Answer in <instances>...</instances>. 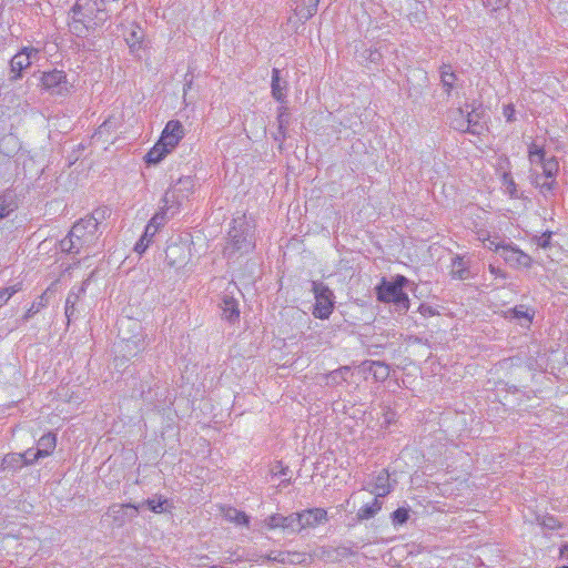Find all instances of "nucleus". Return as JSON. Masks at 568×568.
Returning <instances> with one entry per match:
<instances>
[{
    "label": "nucleus",
    "mask_w": 568,
    "mask_h": 568,
    "mask_svg": "<svg viewBox=\"0 0 568 568\" xmlns=\"http://www.w3.org/2000/svg\"><path fill=\"white\" fill-rule=\"evenodd\" d=\"M560 555L561 557L568 559V544H565L561 548H560Z\"/></svg>",
    "instance_id": "4d7b16f0"
},
{
    "label": "nucleus",
    "mask_w": 568,
    "mask_h": 568,
    "mask_svg": "<svg viewBox=\"0 0 568 568\" xmlns=\"http://www.w3.org/2000/svg\"><path fill=\"white\" fill-rule=\"evenodd\" d=\"M98 221L94 217L81 219L69 234L60 242L61 250L71 254H79L92 246L98 239Z\"/></svg>",
    "instance_id": "f257e3e1"
},
{
    "label": "nucleus",
    "mask_w": 568,
    "mask_h": 568,
    "mask_svg": "<svg viewBox=\"0 0 568 568\" xmlns=\"http://www.w3.org/2000/svg\"><path fill=\"white\" fill-rule=\"evenodd\" d=\"M320 0H295L294 13L301 21H306L317 12Z\"/></svg>",
    "instance_id": "f3484780"
},
{
    "label": "nucleus",
    "mask_w": 568,
    "mask_h": 568,
    "mask_svg": "<svg viewBox=\"0 0 568 568\" xmlns=\"http://www.w3.org/2000/svg\"><path fill=\"white\" fill-rule=\"evenodd\" d=\"M57 444V438L53 434L48 433L38 440V448L30 460L37 462L40 458L49 456Z\"/></svg>",
    "instance_id": "a211bd4d"
},
{
    "label": "nucleus",
    "mask_w": 568,
    "mask_h": 568,
    "mask_svg": "<svg viewBox=\"0 0 568 568\" xmlns=\"http://www.w3.org/2000/svg\"><path fill=\"white\" fill-rule=\"evenodd\" d=\"M125 328L128 329H138L140 328V324L133 318H123L119 322V337L122 342L130 343L132 342L134 345V353L139 352L143 346L142 338H139L135 335H128L125 333Z\"/></svg>",
    "instance_id": "2eb2a0df"
},
{
    "label": "nucleus",
    "mask_w": 568,
    "mask_h": 568,
    "mask_svg": "<svg viewBox=\"0 0 568 568\" xmlns=\"http://www.w3.org/2000/svg\"><path fill=\"white\" fill-rule=\"evenodd\" d=\"M130 344H133L132 342L126 343V347L129 348V354H132V348H130Z\"/></svg>",
    "instance_id": "e2e57ef3"
},
{
    "label": "nucleus",
    "mask_w": 568,
    "mask_h": 568,
    "mask_svg": "<svg viewBox=\"0 0 568 568\" xmlns=\"http://www.w3.org/2000/svg\"><path fill=\"white\" fill-rule=\"evenodd\" d=\"M130 344H133L132 342L126 343V347L129 348V354H132V348H130Z\"/></svg>",
    "instance_id": "680f3d73"
},
{
    "label": "nucleus",
    "mask_w": 568,
    "mask_h": 568,
    "mask_svg": "<svg viewBox=\"0 0 568 568\" xmlns=\"http://www.w3.org/2000/svg\"><path fill=\"white\" fill-rule=\"evenodd\" d=\"M19 291H21V284L18 283V284H14L12 286H9V287H3V288H0V307L2 305H4L12 295H14L16 293H18Z\"/></svg>",
    "instance_id": "a19ab883"
},
{
    "label": "nucleus",
    "mask_w": 568,
    "mask_h": 568,
    "mask_svg": "<svg viewBox=\"0 0 568 568\" xmlns=\"http://www.w3.org/2000/svg\"><path fill=\"white\" fill-rule=\"evenodd\" d=\"M509 0H481L483 4L491 10L505 7Z\"/></svg>",
    "instance_id": "49530a36"
},
{
    "label": "nucleus",
    "mask_w": 568,
    "mask_h": 568,
    "mask_svg": "<svg viewBox=\"0 0 568 568\" xmlns=\"http://www.w3.org/2000/svg\"><path fill=\"white\" fill-rule=\"evenodd\" d=\"M195 181L191 175L181 176L164 193L161 203H165L166 210L180 212L184 201L194 193Z\"/></svg>",
    "instance_id": "20e7f679"
},
{
    "label": "nucleus",
    "mask_w": 568,
    "mask_h": 568,
    "mask_svg": "<svg viewBox=\"0 0 568 568\" xmlns=\"http://www.w3.org/2000/svg\"><path fill=\"white\" fill-rule=\"evenodd\" d=\"M489 271L491 274L496 275V276H501V277H505V274L497 267L493 266V265H489Z\"/></svg>",
    "instance_id": "5fc2aeb1"
},
{
    "label": "nucleus",
    "mask_w": 568,
    "mask_h": 568,
    "mask_svg": "<svg viewBox=\"0 0 568 568\" xmlns=\"http://www.w3.org/2000/svg\"><path fill=\"white\" fill-rule=\"evenodd\" d=\"M285 557H286V555H285V554L280 552L277 556H275V557H271V556H270L268 558H270V559H272V560H276V561L285 562V560H286V558H285Z\"/></svg>",
    "instance_id": "6e6d98bb"
},
{
    "label": "nucleus",
    "mask_w": 568,
    "mask_h": 568,
    "mask_svg": "<svg viewBox=\"0 0 568 568\" xmlns=\"http://www.w3.org/2000/svg\"><path fill=\"white\" fill-rule=\"evenodd\" d=\"M275 474H277V471ZM278 474L282 476L286 475V468L281 467Z\"/></svg>",
    "instance_id": "052dcab7"
},
{
    "label": "nucleus",
    "mask_w": 568,
    "mask_h": 568,
    "mask_svg": "<svg viewBox=\"0 0 568 568\" xmlns=\"http://www.w3.org/2000/svg\"><path fill=\"white\" fill-rule=\"evenodd\" d=\"M478 239L484 243V246L490 251H494L500 255L501 247H505L506 244L503 242H498L495 240H491L489 236H485V234H479Z\"/></svg>",
    "instance_id": "ea45409f"
},
{
    "label": "nucleus",
    "mask_w": 568,
    "mask_h": 568,
    "mask_svg": "<svg viewBox=\"0 0 568 568\" xmlns=\"http://www.w3.org/2000/svg\"><path fill=\"white\" fill-rule=\"evenodd\" d=\"M288 113L287 108L284 105H281L278 108V114H277V124H278V132L275 135V140L284 139L285 138V129L288 125Z\"/></svg>",
    "instance_id": "f704fd0d"
},
{
    "label": "nucleus",
    "mask_w": 568,
    "mask_h": 568,
    "mask_svg": "<svg viewBox=\"0 0 568 568\" xmlns=\"http://www.w3.org/2000/svg\"><path fill=\"white\" fill-rule=\"evenodd\" d=\"M529 160L531 164H540L542 174L547 179H552L558 172V163L554 158L545 159V152L541 149L530 150Z\"/></svg>",
    "instance_id": "ddd939ff"
},
{
    "label": "nucleus",
    "mask_w": 568,
    "mask_h": 568,
    "mask_svg": "<svg viewBox=\"0 0 568 568\" xmlns=\"http://www.w3.org/2000/svg\"><path fill=\"white\" fill-rule=\"evenodd\" d=\"M405 277L398 276L395 282H386L377 286V298L384 303H394L398 310L407 311L409 308V300L406 293L403 292V283Z\"/></svg>",
    "instance_id": "39448f33"
},
{
    "label": "nucleus",
    "mask_w": 568,
    "mask_h": 568,
    "mask_svg": "<svg viewBox=\"0 0 568 568\" xmlns=\"http://www.w3.org/2000/svg\"><path fill=\"white\" fill-rule=\"evenodd\" d=\"M504 191L513 199L519 197L517 185L509 172H504L501 176Z\"/></svg>",
    "instance_id": "58836bf2"
},
{
    "label": "nucleus",
    "mask_w": 568,
    "mask_h": 568,
    "mask_svg": "<svg viewBox=\"0 0 568 568\" xmlns=\"http://www.w3.org/2000/svg\"><path fill=\"white\" fill-rule=\"evenodd\" d=\"M514 314H515V317H517V318H526L528 322L531 321V317L528 315L527 312L515 308Z\"/></svg>",
    "instance_id": "3c124183"
},
{
    "label": "nucleus",
    "mask_w": 568,
    "mask_h": 568,
    "mask_svg": "<svg viewBox=\"0 0 568 568\" xmlns=\"http://www.w3.org/2000/svg\"><path fill=\"white\" fill-rule=\"evenodd\" d=\"M312 292L314 293L315 304L313 308V315L320 320H326L329 317L334 310V293L323 282L313 281Z\"/></svg>",
    "instance_id": "423d86ee"
},
{
    "label": "nucleus",
    "mask_w": 568,
    "mask_h": 568,
    "mask_svg": "<svg viewBox=\"0 0 568 568\" xmlns=\"http://www.w3.org/2000/svg\"><path fill=\"white\" fill-rule=\"evenodd\" d=\"M551 232H545L540 236L535 239L536 244L539 247L547 248L550 245Z\"/></svg>",
    "instance_id": "a18cd8bd"
},
{
    "label": "nucleus",
    "mask_w": 568,
    "mask_h": 568,
    "mask_svg": "<svg viewBox=\"0 0 568 568\" xmlns=\"http://www.w3.org/2000/svg\"><path fill=\"white\" fill-rule=\"evenodd\" d=\"M223 516L226 520L237 525H248V516L233 507L223 508Z\"/></svg>",
    "instance_id": "7c9ffc66"
},
{
    "label": "nucleus",
    "mask_w": 568,
    "mask_h": 568,
    "mask_svg": "<svg viewBox=\"0 0 568 568\" xmlns=\"http://www.w3.org/2000/svg\"><path fill=\"white\" fill-rule=\"evenodd\" d=\"M173 151L172 148L163 143V140H159L155 145L146 153L145 161L149 164H158L161 162L166 154Z\"/></svg>",
    "instance_id": "412c9836"
},
{
    "label": "nucleus",
    "mask_w": 568,
    "mask_h": 568,
    "mask_svg": "<svg viewBox=\"0 0 568 568\" xmlns=\"http://www.w3.org/2000/svg\"><path fill=\"white\" fill-rule=\"evenodd\" d=\"M296 531L314 528L327 520V511L323 508H311L302 513H295Z\"/></svg>",
    "instance_id": "1a4fd4ad"
},
{
    "label": "nucleus",
    "mask_w": 568,
    "mask_h": 568,
    "mask_svg": "<svg viewBox=\"0 0 568 568\" xmlns=\"http://www.w3.org/2000/svg\"><path fill=\"white\" fill-rule=\"evenodd\" d=\"M363 369L372 374L378 382L385 381L389 375L388 366L382 362L363 363Z\"/></svg>",
    "instance_id": "393cba45"
},
{
    "label": "nucleus",
    "mask_w": 568,
    "mask_h": 568,
    "mask_svg": "<svg viewBox=\"0 0 568 568\" xmlns=\"http://www.w3.org/2000/svg\"><path fill=\"white\" fill-rule=\"evenodd\" d=\"M440 79L443 87L445 88V91L447 94L450 93V91L454 88L456 75L452 71V68L449 65H444L440 71Z\"/></svg>",
    "instance_id": "e433bc0d"
},
{
    "label": "nucleus",
    "mask_w": 568,
    "mask_h": 568,
    "mask_svg": "<svg viewBox=\"0 0 568 568\" xmlns=\"http://www.w3.org/2000/svg\"><path fill=\"white\" fill-rule=\"evenodd\" d=\"M450 126L460 132H467V110L462 108L455 109L449 114Z\"/></svg>",
    "instance_id": "a878e982"
},
{
    "label": "nucleus",
    "mask_w": 568,
    "mask_h": 568,
    "mask_svg": "<svg viewBox=\"0 0 568 568\" xmlns=\"http://www.w3.org/2000/svg\"><path fill=\"white\" fill-rule=\"evenodd\" d=\"M17 207L16 194L12 191L0 194V220L9 216Z\"/></svg>",
    "instance_id": "b1692460"
},
{
    "label": "nucleus",
    "mask_w": 568,
    "mask_h": 568,
    "mask_svg": "<svg viewBox=\"0 0 568 568\" xmlns=\"http://www.w3.org/2000/svg\"><path fill=\"white\" fill-rule=\"evenodd\" d=\"M75 306L65 305V316L68 317L69 321L75 316Z\"/></svg>",
    "instance_id": "8fccbe9b"
},
{
    "label": "nucleus",
    "mask_w": 568,
    "mask_h": 568,
    "mask_svg": "<svg viewBox=\"0 0 568 568\" xmlns=\"http://www.w3.org/2000/svg\"><path fill=\"white\" fill-rule=\"evenodd\" d=\"M467 132L471 134H479L484 129V124L481 123V113L474 109L471 111L467 110Z\"/></svg>",
    "instance_id": "c85d7f7f"
},
{
    "label": "nucleus",
    "mask_w": 568,
    "mask_h": 568,
    "mask_svg": "<svg viewBox=\"0 0 568 568\" xmlns=\"http://www.w3.org/2000/svg\"><path fill=\"white\" fill-rule=\"evenodd\" d=\"M382 509V501L375 498L372 504L364 505L359 508L357 517L359 520H366L374 517Z\"/></svg>",
    "instance_id": "2f4dec72"
},
{
    "label": "nucleus",
    "mask_w": 568,
    "mask_h": 568,
    "mask_svg": "<svg viewBox=\"0 0 568 568\" xmlns=\"http://www.w3.org/2000/svg\"><path fill=\"white\" fill-rule=\"evenodd\" d=\"M450 274L456 280H468L473 277V273L469 268V261L462 256L454 257L452 262Z\"/></svg>",
    "instance_id": "6ab92c4d"
},
{
    "label": "nucleus",
    "mask_w": 568,
    "mask_h": 568,
    "mask_svg": "<svg viewBox=\"0 0 568 568\" xmlns=\"http://www.w3.org/2000/svg\"><path fill=\"white\" fill-rule=\"evenodd\" d=\"M384 416H385V424L389 425L394 420V418H395V413L392 412V410H387L384 414Z\"/></svg>",
    "instance_id": "603ef678"
},
{
    "label": "nucleus",
    "mask_w": 568,
    "mask_h": 568,
    "mask_svg": "<svg viewBox=\"0 0 568 568\" xmlns=\"http://www.w3.org/2000/svg\"><path fill=\"white\" fill-rule=\"evenodd\" d=\"M500 256L507 264L513 267H530L532 262L528 254L509 244H506L505 247H501Z\"/></svg>",
    "instance_id": "f8f14e48"
},
{
    "label": "nucleus",
    "mask_w": 568,
    "mask_h": 568,
    "mask_svg": "<svg viewBox=\"0 0 568 568\" xmlns=\"http://www.w3.org/2000/svg\"><path fill=\"white\" fill-rule=\"evenodd\" d=\"M408 519V510L405 508H398L393 513V521L398 525H403Z\"/></svg>",
    "instance_id": "c03bdc74"
},
{
    "label": "nucleus",
    "mask_w": 568,
    "mask_h": 568,
    "mask_svg": "<svg viewBox=\"0 0 568 568\" xmlns=\"http://www.w3.org/2000/svg\"><path fill=\"white\" fill-rule=\"evenodd\" d=\"M48 305L47 292L40 295L27 310L23 320L28 321Z\"/></svg>",
    "instance_id": "c9c22d12"
},
{
    "label": "nucleus",
    "mask_w": 568,
    "mask_h": 568,
    "mask_svg": "<svg viewBox=\"0 0 568 568\" xmlns=\"http://www.w3.org/2000/svg\"><path fill=\"white\" fill-rule=\"evenodd\" d=\"M184 134L185 131L182 123L178 120H170L162 131L160 139L163 140L164 144L174 150V148L183 139Z\"/></svg>",
    "instance_id": "4468645a"
},
{
    "label": "nucleus",
    "mask_w": 568,
    "mask_h": 568,
    "mask_svg": "<svg viewBox=\"0 0 568 568\" xmlns=\"http://www.w3.org/2000/svg\"><path fill=\"white\" fill-rule=\"evenodd\" d=\"M271 89H272V97L276 101L283 103L286 98L287 82L281 80L278 69H273V71H272Z\"/></svg>",
    "instance_id": "aec40b11"
},
{
    "label": "nucleus",
    "mask_w": 568,
    "mask_h": 568,
    "mask_svg": "<svg viewBox=\"0 0 568 568\" xmlns=\"http://www.w3.org/2000/svg\"><path fill=\"white\" fill-rule=\"evenodd\" d=\"M175 214H178V212L172 211L171 209L166 210L165 203H161L159 211L152 216L148 225L153 226V229L159 231L160 227L166 223L169 217H172Z\"/></svg>",
    "instance_id": "bb28decb"
},
{
    "label": "nucleus",
    "mask_w": 568,
    "mask_h": 568,
    "mask_svg": "<svg viewBox=\"0 0 568 568\" xmlns=\"http://www.w3.org/2000/svg\"><path fill=\"white\" fill-rule=\"evenodd\" d=\"M156 232L158 230L153 229V226L146 225L143 235L134 246V251L139 254L144 253Z\"/></svg>",
    "instance_id": "473e14b6"
},
{
    "label": "nucleus",
    "mask_w": 568,
    "mask_h": 568,
    "mask_svg": "<svg viewBox=\"0 0 568 568\" xmlns=\"http://www.w3.org/2000/svg\"><path fill=\"white\" fill-rule=\"evenodd\" d=\"M234 223L229 232V239L223 250L224 255L229 258L236 254L248 253L254 247L253 234L244 220H235Z\"/></svg>",
    "instance_id": "7ed1b4c3"
},
{
    "label": "nucleus",
    "mask_w": 568,
    "mask_h": 568,
    "mask_svg": "<svg viewBox=\"0 0 568 568\" xmlns=\"http://www.w3.org/2000/svg\"><path fill=\"white\" fill-rule=\"evenodd\" d=\"M390 489L389 476L386 471H382L375 479L372 493L375 494L376 498H379L389 494Z\"/></svg>",
    "instance_id": "cd10ccee"
},
{
    "label": "nucleus",
    "mask_w": 568,
    "mask_h": 568,
    "mask_svg": "<svg viewBox=\"0 0 568 568\" xmlns=\"http://www.w3.org/2000/svg\"><path fill=\"white\" fill-rule=\"evenodd\" d=\"M503 114L508 122L514 121L515 119V109L511 104H507L504 106Z\"/></svg>",
    "instance_id": "de8ad7c7"
},
{
    "label": "nucleus",
    "mask_w": 568,
    "mask_h": 568,
    "mask_svg": "<svg viewBox=\"0 0 568 568\" xmlns=\"http://www.w3.org/2000/svg\"><path fill=\"white\" fill-rule=\"evenodd\" d=\"M146 505L148 507L150 508V510H152L153 513H162L164 510V505L168 503V500L161 496L159 497H153V498H149L146 501Z\"/></svg>",
    "instance_id": "79ce46f5"
},
{
    "label": "nucleus",
    "mask_w": 568,
    "mask_h": 568,
    "mask_svg": "<svg viewBox=\"0 0 568 568\" xmlns=\"http://www.w3.org/2000/svg\"><path fill=\"white\" fill-rule=\"evenodd\" d=\"M119 126V120L114 116L108 118L95 131L93 139L100 140L114 132Z\"/></svg>",
    "instance_id": "c756f323"
},
{
    "label": "nucleus",
    "mask_w": 568,
    "mask_h": 568,
    "mask_svg": "<svg viewBox=\"0 0 568 568\" xmlns=\"http://www.w3.org/2000/svg\"><path fill=\"white\" fill-rule=\"evenodd\" d=\"M536 185L537 186H540L541 189H545V190H550L551 186H552V182H542V183H539L538 181V176L536 178V181H535Z\"/></svg>",
    "instance_id": "864d4df0"
},
{
    "label": "nucleus",
    "mask_w": 568,
    "mask_h": 568,
    "mask_svg": "<svg viewBox=\"0 0 568 568\" xmlns=\"http://www.w3.org/2000/svg\"><path fill=\"white\" fill-rule=\"evenodd\" d=\"M222 316L229 322H234L240 317V310L237 302L232 297L225 295L221 304Z\"/></svg>",
    "instance_id": "5701e85b"
},
{
    "label": "nucleus",
    "mask_w": 568,
    "mask_h": 568,
    "mask_svg": "<svg viewBox=\"0 0 568 568\" xmlns=\"http://www.w3.org/2000/svg\"><path fill=\"white\" fill-rule=\"evenodd\" d=\"M419 313L425 317L434 316L435 314H437V312L432 306L425 304H422L419 306Z\"/></svg>",
    "instance_id": "09e8293b"
},
{
    "label": "nucleus",
    "mask_w": 568,
    "mask_h": 568,
    "mask_svg": "<svg viewBox=\"0 0 568 568\" xmlns=\"http://www.w3.org/2000/svg\"><path fill=\"white\" fill-rule=\"evenodd\" d=\"M41 83L45 90L58 95H64L69 93L71 89L65 73L61 70L44 72L41 77Z\"/></svg>",
    "instance_id": "6e6552de"
},
{
    "label": "nucleus",
    "mask_w": 568,
    "mask_h": 568,
    "mask_svg": "<svg viewBox=\"0 0 568 568\" xmlns=\"http://www.w3.org/2000/svg\"><path fill=\"white\" fill-rule=\"evenodd\" d=\"M1 470H6V466H4V459H0V471Z\"/></svg>",
    "instance_id": "bf43d9fd"
},
{
    "label": "nucleus",
    "mask_w": 568,
    "mask_h": 568,
    "mask_svg": "<svg viewBox=\"0 0 568 568\" xmlns=\"http://www.w3.org/2000/svg\"><path fill=\"white\" fill-rule=\"evenodd\" d=\"M264 524L268 529L282 528L296 531L295 513L288 516H283L281 514L271 515L264 520Z\"/></svg>",
    "instance_id": "dca6fc26"
},
{
    "label": "nucleus",
    "mask_w": 568,
    "mask_h": 568,
    "mask_svg": "<svg viewBox=\"0 0 568 568\" xmlns=\"http://www.w3.org/2000/svg\"><path fill=\"white\" fill-rule=\"evenodd\" d=\"M41 59V50L34 47H23L10 60V81H18L22 72Z\"/></svg>",
    "instance_id": "0eeeda50"
},
{
    "label": "nucleus",
    "mask_w": 568,
    "mask_h": 568,
    "mask_svg": "<svg viewBox=\"0 0 568 568\" xmlns=\"http://www.w3.org/2000/svg\"><path fill=\"white\" fill-rule=\"evenodd\" d=\"M85 292V287H84V283L78 287V288H72L69 294H68V297H67V301H65V305H72V306H75V304L78 303V301L80 300V296Z\"/></svg>",
    "instance_id": "37998d69"
},
{
    "label": "nucleus",
    "mask_w": 568,
    "mask_h": 568,
    "mask_svg": "<svg viewBox=\"0 0 568 568\" xmlns=\"http://www.w3.org/2000/svg\"><path fill=\"white\" fill-rule=\"evenodd\" d=\"M190 250L184 243H172L165 250V263L173 268H180L187 263Z\"/></svg>",
    "instance_id": "9b49d317"
},
{
    "label": "nucleus",
    "mask_w": 568,
    "mask_h": 568,
    "mask_svg": "<svg viewBox=\"0 0 568 568\" xmlns=\"http://www.w3.org/2000/svg\"><path fill=\"white\" fill-rule=\"evenodd\" d=\"M34 449H28L22 455H28V458H32L34 454Z\"/></svg>",
    "instance_id": "13d9d810"
},
{
    "label": "nucleus",
    "mask_w": 568,
    "mask_h": 568,
    "mask_svg": "<svg viewBox=\"0 0 568 568\" xmlns=\"http://www.w3.org/2000/svg\"><path fill=\"white\" fill-rule=\"evenodd\" d=\"M72 11L73 29L78 32H81L79 24L87 30L94 29L109 18L103 0H77Z\"/></svg>",
    "instance_id": "f03ea898"
},
{
    "label": "nucleus",
    "mask_w": 568,
    "mask_h": 568,
    "mask_svg": "<svg viewBox=\"0 0 568 568\" xmlns=\"http://www.w3.org/2000/svg\"><path fill=\"white\" fill-rule=\"evenodd\" d=\"M348 372H349V368L347 366L331 372L326 376V385L327 386L339 385L341 383L346 381V375Z\"/></svg>",
    "instance_id": "4c0bfd02"
},
{
    "label": "nucleus",
    "mask_w": 568,
    "mask_h": 568,
    "mask_svg": "<svg viewBox=\"0 0 568 568\" xmlns=\"http://www.w3.org/2000/svg\"><path fill=\"white\" fill-rule=\"evenodd\" d=\"M6 470L18 471L27 465L33 464V460H28V455H20L18 453L7 454L4 457Z\"/></svg>",
    "instance_id": "4be33fe9"
},
{
    "label": "nucleus",
    "mask_w": 568,
    "mask_h": 568,
    "mask_svg": "<svg viewBox=\"0 0 568 568\" xmlns=\"http://www.w3.org/2000/svg\"><path fill=\"white\" fill-rule=\"evenodd\" d=\"M143 39V30L136 26L132 24L129 32L125 34V41L133 51L135 48H139Z\"/></svg>",
    "instance_id": "72a5a7b5"
},
{
    "label": "nucleus",
    "mask_w": 568,
    "mask_h": 568,
    "mask_svg": "<svg viewBox=\"0 0 568 568\" xmlns=\"http://www.w3.org/2000/svg\"><path fill=\"white\" fill-rule=\"evenodd\" d=\"M139 507L133 504H114L109 507L106 515L116 527H122L138 516Z\"/></svg>",
    "instance_id": "9d476101"
}]
</instances>
